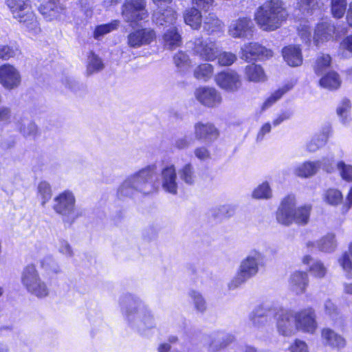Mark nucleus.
<instances>
[{"mask_svg": "<svg viewBox=\"0 0 352 352\" xmlns=\"http://www.w3.org/2000/svg\"><path fill=\"white\" fill-rule=\"evenodd\" d=\"M165 46L168 49H173L182 43V37L176 26H172L165 32L163 36Z\"/></svg>", "mask_w": 352, "mask_h": 352, "instance_id": "obj_32", "label": "nucleus"}, {"mask_svg": "<svg viewBox=\"0 0 352 352\" xmlns=\"http://www.w3.org/2000/svg\"><path fill=\"white\" fill-rule=\"evenodd\" d=\"M123 20L133 26L148 16L146 0H124L121 6Z\"/></svg>", "mask_w": 352, "mask_h": 352, "instance_id": "obj_7", "label": "nucleus"}, {"mask_svg": "<svg viewBox=\"0 0 352 352\" xmlns=\"http://www.w3.org/2000/svg\"><path fill=\"white\" fill-rule=\"evenodd\" d=\"M196 98L204 106L216 107L221 102L220 93L213 87H201L195 91Z\"/></svg>", "mask_w": 352, "mask_h": 352, "instance_id": "obj_17", "label": "nucleus"}, {"mask_svg": "<svg viewBox=\"0 0 352 352\" xmlns=\"http://www.w3.org/2000/svg\"><path fill=\"white\" fill-rule=\"evenodd\" d=\"M184 19L186 24L194 30H199L201 25L202 16L199 9L195 7L186 9L184 13Z\"/></svg>", "mask_w": 352, "mask_h": 352, "instance_id": "obj_29", "label": "nucleus"}, {"mask_svg": "<svg viewBox=\"0 0 352 352\" xmlns=\"http://www.w3.org/2000/svg\"><path fill=\"white\" fill-rule=\"evenodd\" d=\"M26 290L31 294L40 298H45L50 294V289L41 278L34 285L27 288Z\"/></svg>", "mask_w": 352, "mask_h": 352, "instance_id": "obj_36", "label": "nucleus"}, {"mask_svg": "<svg viewBox=\"0 0 352 352\" xmlns=\"http://www.w3.org/2000/svg\"><path fill=\"white\" fill-rule=\"evenodd\" d=\"M223 26V23L214 13H209L204 18L203 29L208 34L222 32Z\"/></svg>", "mask_w": 352, "mask_h": 352, "instance_id": "obj_27", "label": "nucleus"}, {"mask_svg": "<svg viewBox=\"0 0 352 352\" xmlns=\"http://www.w3.org/2000/svg\"><path fill=\"white\" fill-rule=\"evenodd\" d=\"M341 50L349 52L352 56V34L344 37L340 43Z\"/></svg>", "mask_w": 352, "mask_h": 352, "instance_id": "obj_64", "label": "nucleus"}, {"mask_svg": "<svg viewBox=\"0 0 352 352\" xmlns=\"http://www.w3.org/2000/svg\"><path fill=\"white\" fill-rule=\"evenodd\" d=\"M298 3L302 10L307 12L315 10L318 6L317 0H298Z\"/></svg>", "mask_w": 352, "mask_h": 352, "instance_id": "obj_63", "label": "nucleus"}, {"mask_svg": "<svg viewBox=\"0 0 352 352\" xmlns=\"http://www.w3.org/2000/svg\"><path fill=\"white\" fill-rule=\"evenodd\" d=\"M287 15L281 0H269L258 8L255 20L263 30L274 31L281 25Z\"/></svg>", "mask_w": 352, "mask_h": 352, "instance_id": "obj_4", "label": "nucleus"}, {"mask_svg": "<svg viewBox=\"0 0 352 352\" xmlns=\"http://www.w3.org/2000/svg\"><path fill=\"white\" fill-rule=\"evenodd\" d=\"M213 73V66L209 63H203L197 67L194 71V76L198 80L206 81Z\"/></svg>", "mask_w": 352, "mask_h": 352, "instance_id": "obj_43", "label": "nucleus"}, {"mask_svg": "<svg viewBox=\"0 0 352 352\" xmlns=\"http://www.w3.org/2000/svg\"><path fill=\"white\" fill-rule=\"evenodd\" d=\"M161 183L163 190L172 195L177 193L178 182L174 165L169 164L161 170Z\"/></svg>", "mask_w": 352, "mask_h": 352, "instance_id": "obj_18", "label": "nucleus"}, {"mask_svg": "<svg viewBox=\"0 0 352 352\" xmlns=\"http://www.w3.org/2000/svg\"><path fill=\"white\" fill-rule=\"evenodd\" d=\"M296 199L294 195H287L281 201L276 213L278 223L289 226L295 223L305 225L309 220L311 206L305 204L296 208Z\"/></svg>", "mask_w": 352, "mask_h": 352, "instance_id": "obj_3", "label": "nucleus"}, {"mask_svg": "<svg viewBox=\"0 0 352 352\" xmlns=\"http://www.w3.org/2000/svg\"><path fill=\"white\" fill-rule=\"evenodd\" d=\"M153 21L158 26L166 28L175 26L177 12L170 7L165 9L158 7V10L153 14Z\"/></svg>", "mask_w": 352, "mask_h": 352, "instance_id": "obj_22", "label": "nucleus"}, {"mask_svg": "<svg viewBox=\"0 0 352 352\" xmlns=\"http://www.w3.org/2000/svg\"><path fill=\"white\" fill-rule=\"evenodd\" d=\"M253 23L247 17L232 21L229 27V34L234 38H246L252 34Z\"/></svg>", "mask_w": 352, "mask_h": 352, "instance_id": "obj_20", "label": "nucleus"}, {"mask_svg": "<svg viewBox=\"0 0 352 352\" xmlns=\"http://www.w3.org/2000/svg\"><path fill=\"white\" fill-rule=\"evenodd\" d=\"M336 28L329 21L319 23L315 30L313 36V41L316 45L331 39L335 33Z\"/></svg>", "mask_w": 352, "mask_h": 352, "instance_id": "obj_23", "label": "nucleus"}, {"mask_svg": "<svg viewBox=\"0 0 352 352\" xmlns=\"http://www.w3.org/2000/svg\"><path fill=\"white\" fill-rule=\"evenodd\" d=\"M58 252L66 257H72L74 255L72 248L69 243L65 240H60L58 245Z\"/></svg>", "mask_w": 352, "mask_h": 352, "instance_id": "obj_60", "label": "nucleus"}, {"mask_svg": "<svg viewBox=\"0 0 352 352\" xmlns=\"http://www.w3.org/2000/svg\"><path fill=\"white\" fill-rule=\"evenodd\" d=\"M122 311L128 324L143 334L155 327L153 316L146 305L138 298L126 295L120 300Z\"/></svg>", "mask_w": 352, "mask_h": 352, "instance_id": "obj_1", "label": "nucleus"}, {"mask_svg": "<svg viewBox=\"0 0 352 352\" xmlns=\"http://www.w3.org/2000/svg\"><path fill=\"white\" fill-rule=\"evenodd\" d=\"M215 81L221 89L230 92L236 91L241 86L239 75L232 70L219 73Z\"/></svg>", "mask_w": 352, "mask_h": 352, "instance_id": "obj_16", "label": "nucleus"}, {"mask_svg": "<svg viewBox=\"0 0 352 352\" xmlns=\"http://www.w3.org/2000/svg\"><path fill=\"white\" fill-rule=\"evenodd\" d=\"M194 154L197 158L201 161L207 160L210 157V151L204 146L196 148Z\"/></svg>", "mask_w": 352, "mask_h": 352, "instance_id": "obj_62", "label": "nucleus"}, {"mask_svg": "<svg viewBox=\"0 0 352 352\" xmlns=\"http://www.w3.org/2000/svg\"><path fill=\"white\" fill-rule=\"evenodd\" d=\"M37 197L41 201L42 206H44L52 197V189L49 183L41 182L37 187Z\"/></svg>", "mask_w": 352, "mask_h": 352, "instance_id": "obj_40", "label": "nucleus"}, {"mask_svg": "<svg viewBox=\"0 0 352 352\" xmlns=\"http://www.w3.org/2000/svg\"><path fill=\"white\" fill-rule=\"evenodd\" d=\"M295 322L297 331L313 333L317 328L316 315L311 308L295 311Z\"/></svg>", "mask_w": 352, "mask_h": 352, "instance_id": "obj_12", "label": "nucleus"}, {"mask_svg": "<svg viewBox=\"0 0 352 352\" xmlns=\"http://www.w3.org/2000/svg\"><path fill=\"white\" fill-rule=\"evenodd\" d=\"M264 265V255L256 250H251L240 264L236 275L228 283L230 289H235L248 279L256 276L259 267Z\"/></svg>", "mask_w": 352, "mask_h": 352, "instance_id": "obj_5", "label": "nucleus"}, {"mask_svg": "<svg viewBox=\"0 0 352 352\" xmlns=\"http://www.w3.org/2000/svg\"><path fill=\"white\" fill-rule=\"evenodd\" d=\"M20 131L26 139H34L38 133V131L37 126L34 123L28 122L25 124L21 129Z\"/></svg>", "mask_w": 352, "mask_h": 352, "instance_id": "obj_53", "label": "nucleus"}, {"mask_svg": "<svg viewBox=\"0 0 352 352\" xmlns=\"http://www.w3.org/2000/svg\"><path fill=\"white\" fill-rule=\"evenodd\" d=\"M119 24L120 21L118 20H113L111 23L97 26L94 30V38L99 39L100 37L104 34L116 30Z\"/></svg>", "mask_w": 352, "mask_h": 352, "instance_id": "obj_47", "label": "nucleus"}, {"mask_svg": "<svg viewBox=\"0 0 352 352\" xmlns=\"http://www.w3.org/2000/svg\"><path fill=\"white\" fill-rule=\"evenodd\" d=\"M156 175L155 165L147 166L129 175L118 188L120 197H133L138 193L148 195L157 190L154 182Z\"/></svg>", "mask_w": 352, "mask_h": 352, "instance_id": "obj_2", "label": "nucleus"}, {"mask_svg": "<svg viewBox=\"0 0 352 352\" xmlns=\"http://www.w3.org/2000/svg\"><path fill=\"white\" fill-rule=\"evenodd\" d=\"M275 307L270 305H261L256 307L250 314L249 320L253 327L261 329L267 322V318L274 314Z\"/></svg>", "mask_w": 352, "mask_h": 352, "instance_id": "obj_19", "label": "nucleus"}, {"mask_svg": "<svg viewBox=\"0 0 352 352\" xmlns=\"http://www.w3.org/2000/svg\"><path fill=\"white\" fill-rule=\"evenodd\" d=\"M38 270L34 265H27L22 271L21 281L23 286L27 289L40 278Z\"/></svg>", "mask_w": 352, "mask_h": 352, "instance_id": "obj_30", "label": "nucleus"}, {"mask_svg": "<svg viewBox=\"0 0 352 352\" xmlns=\"http://www.w3.org/2000/svg\"><path fill=\"white\" fill-rule=\"evenodd\" d=\"M21 82L19 72L10 64L0 66V83L6 89L17 88Z\"/></svg>", "mask_w": 352, "mask_h": 352, "instance_id": "obj_13", "label": "nucleus"}, {"mask_svg": "<svg viewBox=\"0 0 352 352\" xmlns=\"http://www.w3.org/2000/svg\"><path fill=\"white\" fill-rule=\"evenodd\" d=\"M307 285L308 277L306 273L296 272L291 276L290 287L297 294L303 293Z\"/></svg>", "mask_w": 352, "mask_h": 352, "instance_id": "obj_28", "label": "nucleus"}, {"mask_svg": "<svg viewBox=\"0 0 352 352\" xmlns=\"http://www.w3.org/2000/svg\"><path fill=\"white\" fill-rule=\"evenodd\" d=\"M338 168L340 172L342 178L346 181H352V166L346 165L344 162L338 164Z\"/></svg>", "mask_w": 352, "mask_h": 352, "instance_id": "obj_58", "label": "nucleus"}, {"mask_svg": "<svg viewBox=\"0 0 352 352\" xmlns=\"http://www.w3.org/2000/svg\"><path fill=\"white\" fill-rule=\"evenodd\" d=\"M252 196L256 199H268L272 197V191L268 182H265L254 188Z\"/></svg>", "mask_w": 352, "mask_h": 352, "instance_id": "obj_39", "label": "nucleus"}, {"mask_svg": "<svg viewBox=\"0 0 352 352\" xmlns=\"http://www.w3.org/2000/svg\"><path fill=\"white\" fill-rule=\"evenodd\" d=\"M316 245L322 252H331L334 251L337 246L336 235L333 233H328L317 241Z\"/></svg>", "mask_w": 352, "mask_h": 352, "instance_id": "obj_35", "label": "nucleus"}, {"mask_svg": "<svg viewBox=\"0 0 352 352\" xmlns=\"http://www.w3.org/2000/svg\"><path fill=\"white\" fill-rule=\"evenodd\" d=\"M156 37L154 30L140 28L131 32L126 37L127 45L134 49L151 44Z\"/></svg>", "mask_w": 352, "mask_h": 352, "instance_id": "obj_11", "label": "nucleus"}, {"mask_svg": "<svg viewBox=\"0 0 352 352\" xmlns=\"http://www.w3.org/2000/svg\"><path fill=\"white\" fill-rule=\"evenodd\" d=\"M298 35L303 42L307 45H309L311 43V29L310 26L305 23L300 24L298 28Z\"/></svg>", "mask_w": 352, "mask_h": 352, "instance_id": "obj_55", "label": "nucleus"}, {"mask_svg": "<svg viewBox=\"0 0 352 352\" xmlns=\"http://www.w3.org/2000/svg\"><path fill=\"white\" fill-rule=\"evenodd\" d=\"M331 58L329 54H321L316 58L314 71L318 75L322 74L331 65Z\"/></svg>", "mask_w": 352, "mask_h": 352, "instance_id": "obj_42", "label": "nucleus"}, {"mask_svg": "<svg viewBox=\"0 0 352 352\" xmlns=\"http://www.w3.org/2000/svg\"><path fill=\"white\" fill-rule=\"evenodd\" d=\"M61 0H49L38 8L40 13L49 21L61 19L65 16L66 7L60 2Z\"/></svg>", "mask_w": 352, "mask_h": 352, "instance_id": "obj_14", "label": "nucleus"}, {"mask_svg": "<svg viewBox=\"0 0 352 352\" xmlns=\"http://www.w3.org/2000/svg\"><path fill=\"white\" fill-rule=\"evenodd\" d=\"M320 169V162L306 161L295 167L294 174L302 178H308L316 175Z\"/></svg>", "mask_w": 352, "mask_h": 352, "instance_id": "obj_25", "label": "nucleus"}, {"mask_svg": "<svg viewBox=\"0 0 352 352\" xmlns=\"http://www.w3.org/2000/svg\"><path fill=\"white\" fill-rule=\"evenodd\" d=\"M310 272L318 278H322L327 273V268L320 261H315L310 267Z\"/></svg>", "mask_w": 352, "mask_h": 352, "instance_id": "obj_57", "label": "nucleus"}, {"mask_svg": "<svg viewBox=\"0 0 352 352\" xmlns=\"http://www.w3.org/2000/svg\"><path fill=\"white\" fill-rule=\"evenodd\" d=\"M104 67V64L100 58L94 53L91 52L88 56L87 65V74L92 75L94 73L101 71Z\"/></svg>", "mask_w": 352, "mask_h": 352, "instance_id": "obj_37", "label": "nucleus"}, {"mask_svg": "<svg viewBox=\"0 0 352 352\" xmlns=\"http://www.w3.org/2000/svg\"><path fill=\"white\" fill-rule=\"evenodd\" d=\"M63 83L66 88L74 93H78L81 91H84L85 89L84 84L80 83L72 78H65L63 80Z\"/></svg>", "mask_w": 352, "mask_h": 352, "instance_id": "obj_56", "label": "nucleus"}, {"mask_svg": "<svg viewBox=\"0 0 352 352\" xmlns=\"http://www.w3.org/2000/svg\"><path fill=\"white\" fill-rule=\"evenodd\" d=\"M41 266L44 270L54 273H58L60 271L58 263L52 256H45L41 261Z\"/></svg>", "mask_w": 352, "mask_h": 352, "instance_id": "obj_50", "label": "nucleus"}, {"mask_svg": "<svg viewBox=\"0 0 352 352\" xmlns=\"http://www.w3.org/2000/svg\"><path fill=\"white\" fill-rule=\"evenodd\" d=\"M76 199L72 192L65 190L54 199V211L72 221L78 217L75 214Z\"/></svg>", "mask_w": 352, "mask_h": 352, "instance_id": "obj_9", "label": "nucleus"}, {"mask_svg": "<svg viewBox=\"0 0 352 352\" xmlns=\"http://www.w3.org/2000/svg\"><path fill=\"white\" fill-rule=\"evenodd\" d=\"M284 60L292 67H297L301 65L302 56L301 50L298 46L289 45L285 47L282 50Z\"/></svg>", "mask_w": 352, "mask_h": 352, "instance_id": "obj_26", "label": "nucleus"}, {"mask_svg": "<svg viewBox=\"0 0 352 352\" xmlns=\"http://www.w3.org/2000/svg\"><path fill=\"white\" fill-rule=\"evenodd\" d=\"M235 340V337L232 334L221 333L212 340L209 345V351L210 352H217Z\"/></svg>", "mask_w": 352, "mask_h": 352, "instance_id": "obj_31", "label": "nucleus"}, {"mask_svg": "<svg viewBox=\"0 0 352 352\" xmlns=\"http://www.w3.org/2000/svg\"><path fill=\"white\" fill-rule=\"evenodd\" d=\"M190 44L193 54L203 60L213 61L219 52V45L210 38L197 37Z\"/></svg>", "mask_w": 352, "mask_h": 352, "instance_id": "obj_8", "label": "nucleus"}, {"mask_svg": "<svg viewBox=\"0 0 352 352\" xmlns=\"http://www.w3.org/2000/svg\"><path fill=\"white\" fill-rule=\"evenodd\" d=\"M179 175L182 181L186 184L192 185L195 181V173L192 165L188 163L179 170Z\"/></svg>", "mask_w": 352, "mask_h": 352, "instance_id": "obj_41", "label": "nucleus"}, {"mask_svg": "<svg viewBox=\"0 0 352 352\" xmlns=\"http://www.w3.org/2000/svg\"><path fill=\"white\" fill-rule=\"evenodd\" d=\"M322 87L330 89H337L341 85V80L338 74L336 72H329L320 80Z\"/></svg>", "mask_w": 352, "mask_h": 352, "instance_id": "obj_34", "label": "nucleus"}, {"mask_svg": "<svg viewBox=\"0 0 352 352\" xmlns=\"http://www.w3.org/2000/svg\"><path fill=\"white\" fill-rule=\"evenodd\" d=\"M342 198L341 192L337 189L330 188L324 194L325 202L332 206H336L341 203Z\"/></svg>", "mask_w": 352, "mask_h": 352, "instance_id": "obj_48", "label": "nucleus"}, {"mask_svg": "<svg viewBox=\"0 0 352 352\" xmlns=\"http://www.w3.org/2000/svg\"><path fill=\"white\" fill-rule=\"evenodd\" d=\"M329 137L328 132H322L316 135L307 144V148L310 152L317 151L320 147L324 145Z\"/></svg>", "mask_w": 352, "mask_h": 352, "instance_id": "obj_44", "label": "nucleus"}, {"mask_svg": "<svg viewBox=\"0 0 352 352\" xmlns=\"http://www.w3.org/2000/svg\"><path fill=\"white\" fill-rule=\"evenodd\" d=\"M322 342L325 346L335 349H342L346 345L345 339L329 328H324L321 331Z\"/></svg>", "mask_w": 352, "mask_h": 352, "instance_id": "obj_24", "label": "nucleus"}, {"mask_svg": "<svg viewBox=\"0 0 352 352\" xmlns=\"http://www.w3.org/2000/svg\"><path fill=\"white\" fill-rule=\"evenodd\" d=\"M218 63L221 66H230L236 60V56L231 52H219L217 57Z\"/></svg>", "mask_w": 352, "mask_h": 352, "instance_id": "obj_54", "label": "nucleus"}, {"mask_svg": "<svg viewBox=\"0 0 352 352\" xmlns=\"http://www.w3.org/2000/svg\"><path fill=\"white\" fill-rule=\"evenodd\" d=\"M195 137L197 140L209 144L219 135L218 129L211 123L198 122L195 125Z\"/></svg>", "mask_w": 352, "mask_h": 352, "instance_id": "obj_21", "label": "nucleus"}, {"mask_svg": "<svg viewBox=\"0 0 352 352\" xmlns=\"http://www.w3.org/2000/svg\"><path fill=\"white\" fill-rule=\"evenodd\" d=\"M173 60L175 66L181 71H184L190 65V59L188 56L184 52H179L173 56Z\"/></svg>", "mask_w": 352, "mask_h": 352, "instance_id": "obj_49", "label": "nucleus"}, {"mask_svg": "<svg viewBox=\"0 0 352 352\" xmlns=\"http://www.w3.org/2000/svg\"><path fill=\"white\" fill-rule=\"evenodd\" d=\"M350 256H351L346 252L343 253L338 260L346 278L349 279L352 278V260Z\"/></svg>", "mask_w": 352, "mask_h": 352, "instance_id": "obj_45", "label": "nucleus"}, {"mask_svg": "<svg viewBox=\"0 0 352 352\" xmlns=\"http://www.w3.org/2000/svg\"><path fill=\"white\" fill-rule=\"evenodd\" d=\"M271 56L272 50L257 43H250L241 47V58L246 61L263 60Z\"/></svg>", "mask_w": 352, "mask_h": 352, "instance_id": "obj_15", "label": "nucleus"}, {"mask_svg": "<svg viewBox=\"0 0 352 352\" xmlns=\"http://www.w3.org/2000/svg\"><path fill=\"white\" fill-rule=\"evenodd\" d=\"M19 52L16 47L8 44L0 45V59L8 60L14 57Z\"/></svg>", "mask_w": 352, "mask_h": 352, "instance_id": "obj_51", "label": "nucleus"}, {"mask_svg": "<svg viewBox=\"0 0 352 352\" xmlns=\"http://www.w3.org/2000/svg\"><path fill=\"white\" fill-rule=\"evenodd\" d=\"M289 89L287 87H284L281 89H278L273 93L263 103V110L269 109L272 105L275 103L278 99H280L284 94H285Z\"/></svg>", "mask_w": 352, "mask_h": 352, "instance_id": "obj_52", "label": "nucleus"}, {"mask_svg": "<svg viewBox=\"0 0 352 352\" xmlns=\"http://www.w3.org/2000/svg\"><path fill=\"white\" fill-rule=\"evenodd\" d=\"M245 74L250 81L260 82L265 80V75L263 68L256 64L248 65L245 67Z\"/></svg>", "mask_w": 352, "mask_h": 352, "instance_id": "obj_33", "label": "nucleus"}, {"mask_svg": "<svg viewBox=\"0 0 352 352\" xmlns=\"http://www.w3.org/2000/svg\"><path fill=\"white\" fill-rule=\"evenodd\" d=\"M192 4L197 9L208 11L212 6L214 0H191Z\"/></svg>", "mask_w": 352, "mask_h": 352, "instance_id": "obj_61", "label": "nucleus"}, {"mask_svg": "<svg viewBox=\"0 0 352 352\" xmlns=\"http://www.w3.org/2000/svg\"><path fill=\"white\" fill-rule=\"evenodd\" d=\"M276 320L278 333L285 336H291L296 332L295 311L292 309H276L274 314Z\"/></svg>", "mask_w": 352, "mask_h": 352, "instance_id": "obj_10", "label": "nucleus"}, {"mask_svg": "<svg viewBox=\"0 0 352 352\" xmlns=\"http://www.w3.org/2000/svg\"><path fill=\"white\" fill-rule=\"evenodd\" d=\"M195 309L199 313H204L207 309V302L202 294L195 290H192L188 293Z\"/></svg>", "mask_w": 352, "mask_h": 352, "instance_id": "obj_38", "label": "nucleus"}, {"mask_svg": "<svg viewBox=\"0 0 352 352\" xmlns=\"http://www.w3.org/2000/svg\"><path fill=\"white\" fill-rule=\"evenodd\" d=\"M285 352H308V349L305 342L296 339Z\"/></svg>", "mask_w": 352, "mask_h": 352, "instance_id": "obj_59", "label": "nucleus"}, {"mask_svg": "<svg viewBox=\"0 0 352 352\" xmlns=\"http://www.w3.org/2000/svg\"><path fill=\"white\" fill-rule=\"evenodd\" d=\"M12 16L33 34L40 32L38 23L32 11L30 0H6Z\"/></svg>", "mask_w": 352, "mask_h": 352, "instance_id": "obj_6", "label": "nucleus"}, {"mask_svg": "<svg viewBox=\"0 0 352 352\" xmlns=\"http://www.w3.org/2000/svg\"><path fill=\"white\" fill-rule=\"evenodd\" d=\"M346 0H331V11L333 17L342 18L346 12Z\"/></svg>", "mask_w": 352, "mask_h": 352, "instance_id": "obj_46", "label": "nucleus"}]
</instances>
